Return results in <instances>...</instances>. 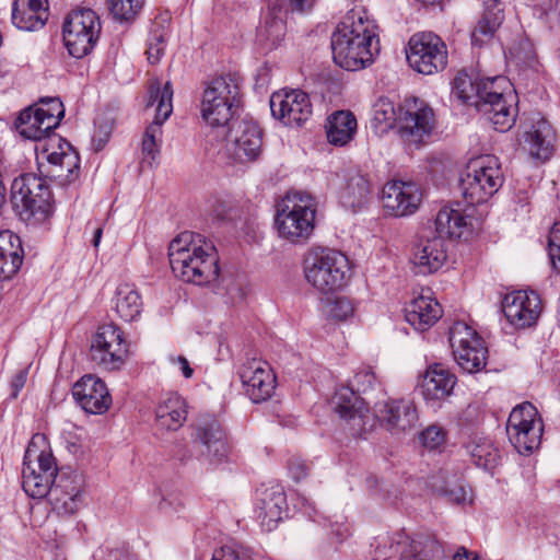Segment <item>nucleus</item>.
<instances>
[{"mask_svg":"<svg viewBox=\"0 0 560 560\" xmlns=\"http://www.w3.org/2000/svg\"><path fill=\"white\" fill-rule=\"evenodd\" d=\"M5 187L2 183V175L0 174V208L4 203Z\"/></svg>","mask_w":560,"mask_h":560,"instance_id":"338daca9","label":"nucleus"},{"mask_svg":"<svg viewBox=\"0 0 560 560\" xmlns=\"http://www.w3.org/2000/svg\"><path fill=\"white\" fill-rule=\"evenodd\" d=\"M288 504L283 488L279 485L258 489L257 517L267 532L275 529L287 514Z\"/></svg>","mask_w":560,"mask_h":560,"instance_id":"cd10ccee","label":"nucleus"},{"mask_svg":"<svg viewBox=\"0 0 560 560\" xmlns=\"http://www.w3.org/2000/svg\"><path fill=\"white\" fill-rule=\"evenodd\" d=\"M222 282L223 283L228 282L224 285V289H225L226 294L230 295L232 301H235L237 299H242L243 298L244 292L242 290L241 283L236 282L232 278H229V279L223 278Z\"/></svg>","mask_w":560,"mask_h":560,"instance_id":"680f3d73","label":"nucleus"},{"mask_svg":"<svg viewBox=\"0 0 560 560\" xmlns=\"http://www.w3.org/2000/svg\"><path fill=\"white\" fill-rule=\"evenodd\" d=\"M174 275L185 282L205 285L219 280L220 268L214 246L200 234L185 231L168 246Z\"/></svg>","mask_w":560,"mask_h":560,"instance_id":"f03ea898","label":"nucleus"},{"mask_svg":"<svg viewBox=\"0 0 560 560\" xmlns=\"http://www.w3.org/2000/svg\"><path fill=\"white\" fill-rule=\"evenodd\" d=\"M187 419V404L176 393H168L162 397L155 408V422L162 430L176 431L183 427Z\"/></svg>","mask_w":560,"mask_h":560,"instance_id":"2f4dec72","label":"nucleus"},{"mask_svg":"<svg viewBox=\"0 0 560 560\" xmlns=\"http://www.w3.org/2000/svg\"><path fill=\"white\" fill-rule=\"evenodd\" d=\"M242 106L238 78L226 74L214 78L205 89L201 116L211 127L225 128Z\"/></svg>","mask_w":560,"mask_h":560,"instance_id":"39448f33","label":"nucleus"},{"mask_svg":"<svg viewBox=\"0 0 560 560\" xmlns=\"http://www.w3.org/2000/svg\"><path fill=\"white\" fill-rule=\"evenodd\" d=\"M317 0H287L288 9L292 13H308L315 5Z\"/></svg>","mask_w":560,"mask_h":560,"instance_id":"052dcab7","label":"nucleus"},{"mask_svg":"<svg viewBox=\"0 0 560 560\" xmlns=\"http://www.w3.org/2000/svg\"><path fill=\"white\" fill-rule=\"evenodd\" d=\"M57 465L43 434H35L25 451L22 487L34 499L50 498Z\"/></svg>","mask_w":560,"mask_h":560,"instance_id":"20e7f679","label":"nucleus"},{"mask_svg":"<svg viewBox=\"0 0 560 560\" xmlns=\"http://www.w3.org/2000/svg\"><path fill=\"white\" fill-rule=\"evenodd\" d=\"M24 250L19 235L5 230L0 232V280L11 279L21 268Z\"/></svg>","mask_w":560,"mask_h":560,"instance_id":"72a5a7b5","label":"nucleus"},{"mask_svg":"<svg viewBox=\"0 0 560 560\" xmlns=\"http://www.w3.org/2000/svg\"><path fill=\"white\" fill-rule=\"evenodd\" d=\"M331 405L340 418L346 420H359L364 417L368 408L364 400L360 398L353 388L345 386L339 388L332 397Z\"/></svg>","mask_w":560,"mask_h":560,"instance_id":"79ce46f5","label":"nucleus"},{"mask_svg":"<svg viewBox=\"0 0 560 560\" xmlns=\"http://www.w3.org/2000/svg\"><path fill=\"white\" fill-rule=\"evenodd\" d=\"M72 396L85 412L92 415H102L112 405L105 383L92 374L84 375L73 385Z\"/></svg>","mask_w":560,"mask_h":560,"instance_id":"393cba45","label":"nucleus"},{"mask_svg":"<svg viewBox=\"0 0 560 560\" xmlns=\"http://www.w3.org/2000/svg\"><path fill=\"white\" fill-rule=\"evenodd\" d=\"M372 121L382 130H387L393 126L398 128V112L394 103L386 97H380L373 106Z\"/></svg>","mask_w":560,"mask_h":560,"instance_id":"49530a36","label":"nucleus"},{"mask_svg":"<svg viewBox=\"0 0 560 560\" xmlns=\"http://www.w3.org/2000/svg\"><path fill=\"white\" fill-rule=\"evenodd\" d=\"M434 127V112L423 100L409 97L399 106L397 132L407 145L424 143Z\"/></svg>","mask_w":560,"mask_h":560,"instance_id":"9b49d317","label":"nucleus"},{"mask_svg":"<svg viewBox=\"0 0 560 560\" xmlns=\"http://www.w3.org/2000/svg\"><path fill=\"white\" fill-rule=\"evenodd\" d=\"M115 308L119 317L125 322L135 320L142 310L140 294L128 283L119 284L116 290Z\"/></svg>","mask_w":560,"mask_h":560,"instance_id":"a18cd8bd","label":"nucleus"},{"mask_svg":"<svg viewBox=\"0 0 560 560\" xmlns=\"http://www.w3.org/2000/svg\"><path fill=\"white\" fill-rule=\"evenodd\" d=\"M421 191L412 182L392 180L382 189L384 209L394 217H406L416 212L421 201Z\"/></svg>","mask_w":560,"mask_h":560,"instance_id":"4be33fe9","label":"nucleus"},{"mask_svg":"<svg viewBox=\"0 0 560 560\" xmlns=\"http://www.w3.org/2000/svg\"><path fill=\"white\" fill-rule=\"evenodd\" d=\"M357 128V118L351 112L337 110L327 119V140L330 144L343 147L353 139Z\"/></svg>","mask_w":560,"mask_h":560,"instance_id":"58836bf2","label":"nucleus"},{"mask_svg":"<svg viewBox=\"0 0 560 560\" xmlns=\"http://www.w3.org/2000/svg\"><path fill=\"white\" fill-rule=\"evenodd\" d=\"M440 491L452 503L463 504L467 501V487L458 479L445 481V485L441 487Z\"/></svg>","mask_w":560,"mask_h":560,"instance_id":"3c124183","label":"nucleus"},{"mask_svg":"<svg viewBox=\"0 0 560 560\" xmlns=\"http://www.w3.org/2000/svg\"><path fill=\"white\" fill-rule=\"evenodd\" d=\"M171 363L173 365H176L178 366V369L180 370L182 374L186 377V378H190L194 374V369L190 366L188 360L183 357V355H178V357H171Z\"/></svg>","mask_w":560,"mask_h":560,"instance_id":"e2e57ef3","label":"nucleus"},{"mask_svg":"<svg viewBox=\"0 0 560 560\" xmlns=\"http://www.w3.org/2000/svg\"><path fill=\"white\" fill-rule=\"evenodd\" d=\"M542 432V420L533 404L526 401L513 408L508 419L506 434L520 454L528 455L538 448Z\"/></svg>","mask_w":560,"mask_h":560,"instance_id":"9d476101","label":"nucleus"},{"mask_svg":"<svg viewBox=\"0 0 560 560\" xmlns=\"http://www.w3.org/2000/svg\"><path fill=\"white\" fill-rule=\"evenodd\" d=\"M287 13L288 10L278 1L271 2L268 5L256 33V42L262 50L276 49L284 39L287 34Z\"/></svg>","mask_w":560,"mask_h":560,"instance_id":"bb28decb","label":"nucleus"},{"mask_svg":"<svg viewBox=\"0 0 560 560\" xmlns=\"http://www.w3.org/2000/svg\"><path fill=\"white\" fill-rule=\"evenodd\" d=\"M272 116L289 127H301L313 114L308 95L301 90L277 91L270 97Z\"/></svg>","mask_w":560,"mask_h":560,"instance_id":"a211bd4d","label":"nucleus"},{"mask_svg":"<svg viewBox=\"0 0 560 560\" xmlns=\"http://www.w3.org/2000/svg\"><path fill=\"white\" fill-rule=\"evenodd\" d=\"M289 470L292 478L296 481H300L307 476L308 466L304 460L300 458H293L289 463Z\"/></svg>","mask_w":560,"mask_h":560,"instance_id":"bf43d9fd","label":"nucleus"},{"mask_svg":"<svg viewBox=\"0 0 560 560\" xmlns=\"http://www.w3.org/2000/svg\"><path fill=\"white\" fill-rule=\"evenodd\" d=\"M548 247L552 266L560 272V222H556L550 229Z\"/></svg>","mask_w":560,"mask_h":560,"instance_id":"5fc2aeb1","label":"nucleus"},{"mask_svg":"<svg viewBox=\"0 0 560 560\" xmlns=\"http://www.w3.org/2000/svg\"><path fill=\"white\" fill-rule=\"evenodd\" d=\"M39 109V114L45 118L54 116L56 121V128L59 126L61 118L65 115V109L61 101L59 98H49L47 101H42V106L37 107Z\"/></svg>","mask_w":560,"mask_h":560,"instance_id":"13d9d810","label":"nucleus"},{"mask_svg":"<svg viewBox=\"0 0 560 560\" xmlns=\"http://www.w3.org/2000/svg\"><path fill=\"white\" fill-rule=\"evenodd\" d=\"M238 375L245 394L259 404L268 400L276 388V376L268 362L261 359H247L240 368Z\"/></svg>","mask_w":560,"mask_h":560,"instance_id":"6ab92c4d","label":"nucleus"},{"mask_svg":"<svg viewBox=\"0 0 560 560\" xmlns=\"http://www.w3.org/2000/svg\"><path fill=\"white\" fill-rule=\"evenodd\" d=\"M442 316L441 305L435 299L420 295L405 308L406 320L417 330L424 331Z\"/></svg>","mask_w":560,"mask_h":560,"instance_id":"f704fd0d","label":"nucleus"},{"mask_svg":"<svg viewBox=\"0 0 560 560\" xmlns=\"http://www.w3.org/2000/svg\"><path fill=\"white\" fill-rule=\"evenodd\" d=\"M469 226H471V220L462 210L443 207L436 214L435 232L433 233L443 236L445 240L447 237L459 238Z\"/></svg>","mask_w":560,"mask_h":560,"instance_id":"ea45409f","label":"nucleus"},{"mask_svg":"<svg viewBox=\"0 0 560 560\" xmlns=\"http://www.w3.org/2000/svg\"><path fill=\"white\" fill-rule=\"evenodd\" d=\"M196 439L202 444L201 454L209 460H222L229 446L221 423L213 417H207L197 424Z\"/></svg>","mask_w":560,"mask_h":560,"instance_id":"c756f323","label":"nucleus"},{"mask_svg":"<svg viewBox=\"0 0 560 560\" xmlns=\"http://www.w3.org/2000/svg\"><path fill=\"white\" fill-rule=\"evenodd\" d=\"M499 83L505 84L506 79L495 77L478 80L466 71H460L453 81L452 94L464 104L474 105L477 108L478 102L482 100L488 89Z\"/></svg>","mask_w":560,"mask_h":560,"instance_id":"7c9ffc66","label":"nucleus"},{"mask_svg":"<svg viewBox=\"0 0 560 560\" xmlns=\"http://www.w3.org/2000/svg\"><path fill=\"white\" fill-rule=\"evenodd\" d=\"M48 20V11L42 0H13L12 23L22 31H37Z\"/></svg>","mask_w":560,"mask_h":560,"instance_id":"473e14b6","label":"nucleus"},{"mask_svg":"<svg viewBox=\"0 0 560 560\" xmlns=\"http://www.w3.org/2000/svg\"><path fill=\"white\" fill-rule=\"evenodd\" d=\"M540 298L534 291H515L504 296L502 312L516 328L533 325L540 314Z\"/></svg>","mask_w":560,"mask_h":560,"instance_id":"5701e85b","label":"nucleus"},{"mask_svg":"<svg viewBox=\"0 0 560 560\" xmlns=\"http://www.w3.org/2000/svg\"><path fill=\"white\" fill-rule=\"evenodd\" d=\"M479 1L483 7V14L471 35L474 45H482L483 37H492L503 21V8L501 7L500 0Z\"/></svg>","mask_w":560,"mask_h":560,"instance_id":"a19ab883","label":"nucleus"},{"mask_svg":"<svg viewBox=\"0 0 560 560\" xmlns=\"http://www.w3.org/2000/svg\"><path fill=\"white\" fill-rule=\"evenodd\" d=\"M456 377L441 364L431 365L421 384L422 396L427 401H436L451 395Z\"/></svg>","mask_w":560,"mask_h":560,"instance_id":"e433bc0d","label":"nucleus"},{"mask_svg":"<svg viewBox=\"0 0 560 560\" xmlns=\"http://www.w3.org/2000/svg\"><path fill=\"white\" fill-rule=\"evenodd\" d=\"M316 208L308 195L287 196L277 208L276 226L280 237L293 243H305L315 228Z\"/></svg>","mask_w":560,"mask_h":560,"instance_id":"6e6552de","label":"nucleus"},{"mask_svg":"<svg viewBox=\"0 0 560 560\" xmlns=\"http://www.w3.org/2000/svg\"><path fill=\"white\" fill-rule=\"evenodd\" d=\"M10 202L15 214L27 224L43 223L54 212L52 196L46 179L31 173L14 178Z\"/></svg>","mask_w":560,"mask_h":560,"instance_id":"7ed1b4c3","label":"nucleus"},{"mask_svg":"<svg viewBox=\"0 0 560 560\" xmlns=\"http://www.w3.org/2000/svg\"><path fill=\"white\" fill-rule=\"evenodd\" d=\"M524 140L529 154L542 161L548 160L553 152L555 131L551 125L540 118L524 133Z\"/></svg>","mask_w":560,"mask_h":560,"instance_id":"4c0bfd02","label":"nucleus"},{"mask_svg":"<svg viewBox=\"0 0 560 560\" xmlns=\"http://www.w3.org/2000/svg\"><path fill=\"white\" fill-rule=\"evenodd\" d=\"M47 160L52 165L49 176L58 178L60 184H69L77 178L80 158L75 152H51Z\"/></svg>","mask_w":560,"mask_h":560,"instance_id":"37998d69","label":"nucleus"},{"mask_svg":"<svg viewBox=\"0 0 560 560\" xmlns=\"http://www.w3.org/2000/svg\"><path fill=\"white\" fill-rule=\"evenodd\" d=\"M515 98L516 96L512 92H499L495 84L490 86L482 100L478 102L477 109L493 125L495 130L504 132L515 122Z\"/></svg>","mask_w":560,"mask_h":560,"instance_id":"412c9836","label":"nucleus"},{"mask_svg":"<svg viewBox=\"0 0 560 560\" xmlns=\"http://www.w3.org/2000/svg\"><path fill=\"white\" fill-rule=\"evenodd\" d=\"M112 133V125L107 120H95V130L92 136V142L96 151H100L107 143Z\"/></svg>","mask_w":560,"mask_h":560,"instance_id":"4d7b16f0","label":"nucleus"},{"mask_svg":"<svg viewBox=\"0 0 560 560\" xmlns=\"http://www.w3.org/2000/svg\"><path fill=\"white\" fill-rule=\"evenodd\" d=\"M56 121L51 115L48 118L40 115L37 107H28L20 113L15 128L23 138L39 141L56 129Z\"/></svg>","mask_w":560,"mask_h":560,"instance_id":"c9c22d12","label":"nucleus"},{"mask_svg":"<svg viewBox=\"0 0 560 560\" xmlns=\"http://www.w3.org/2000/svg\"><path fill=\"white\" fill-rule=\"evenodd\" d=\"M450 343L454 359L467 373H477L487 364L488 349L482 338L464 322H456L450 329Z\"/></svg>","mask_w":560,"mask_h":560,"instance_id":"4468645a","label":"nucleus"},{"mask_svg":"<svg viewBox=\"0 0 560 560\" xmlns=\"http://www.w3.org/2000/svg\"><path fill=\"white\" fill-rule=\"evenodd\" d=\"M430 234L422 236L412 248L411 262L417 273H434L447 259V241L433 232Z\"/></svg>","mask_w":560,"mask_h":560,"instance_id":"b1692460","label":"nucleus"},{"mask_svg":"<svg viewBox=\"0 0 560 560\" xmlns=\"http://www.w3.org/2000/svg\"><path fill=\"white\" fill-rule=\"evenodd\" d=\"M440 553L441 548L434 540H415L405 533H397L390 539L388 555L384 560L396 557L398 560H438Z\"/></svg>","mask_w":560,"mask_h":560,"instance_id":"a878e982","label":"nucleus"},{"mask_svg":"<svg viewBox=\"0 0 560 560\" xmlns=\"http://www.w3.org/2000/svg\"><path fill=\"white\" fill-rule=\"evenodd\" d=\"M226 152L236 163L256 161L262 150V132L254 121L235 119L228 126Z\"/></svg>","mask_w":560,"mask_h":560,"instance_id":"2eb2a0df","label":"nucleus"},{"mask_svg":"<svg viewBox=\"0 0 560 560\" xmlns=\"http://www.w3.org/2000/svg\"><path fill=\"white\" fill-rule=\"evenodd\" d=\"M444 438V431L438 425H430L420 433V441L430 450H435L442 445Z\"/></svg>","mask_w":560,"mask_h":560,"instance_id":"6e6d98bb","label":"nucleus"},{"mask_svg":"<svg viewBox=\"0 0 560 560\" xmlns=\"http://www.w3.org/2000/svg\"><path fill=\"white\" fill-rule=\"evenodd\" d=\"M304 276L308 284L323 294L343 287L349 260L341 252L328 247L312 248L304 259Z\"/></svg>","mask_w":560,"mask_h":560,"instance_id":"0eeeda50","label":"nucleus"},{"mask_svg":"<svg viewBox=\"0 0 560 560\" xmlns=\"http://www.w3.org/2000/svg\"><path fill=\"white\" fill-rule=\"evenodd\" d=\"M504 182L499 159L482 155L468 162L459 179V190L465 201L470 205L487 202Z\"/></svg>","mask_w":560,"mask_h":560,"instance_id":"423d86ee","label":"nucleus"},{"mask_svg":"<svg viewBox=\"0 0 560 560\" xmlns=\"http://www.w3.org/2000/svg\"><path fill=\"white\" fill-rule=\"evenodd\" d=\"M211 560H254L248 551L237 545H225L215 549Z\"/></svg>","mask_w":560,"mask_h":560,"instance_id":"603ef678","label":"nucleus"},{"mask_svg":"<svg viewBox=\"0 0 560 560\" xmlns=\"http://www.w3.org/2000/svg\"><path fill=\"white\" fill-rule=\"evenodd\" d=\"M167 30L164 25L154 23L148 39L147 55L150 63H158L165 50Z\"/></svg>","mask_w":560,"mask_h":560,"instance_id":"09e8293b","label":"nucleus"},{"mask_svg":"<svg viewBox=\"0 0 560 560\" xmlns=\"http://www.w3.org/2000/svg\"><path fill=\"white\" fill-rule=\"evenodd\" d=\"M345 186L340 192L341 203L353 211L364 207L373 195L372 183L368 174L357 167H350L343 174Z\"/></svg>","mask_w":560,"mask_h":560,"instance_id":"c85d7f7f","label":"nucleus"},{"mask_svg":"<svg viewBox=\"0 0 560 560\" xmlns=\"http://www.w3.org/2000/svg\"><path fill=\"white\" fill-rule=\"evenodd\" d=\"M109 13L119 22H130L140 13L144 0H106Z\"/></svg>","mask_w":560,"mask_h":560,"instance_id":"de8ad7c7","label":"nucleus"},{"mask_svg":"<svg viewBox=\"0 0 560 560\" xmlns=\"http://www.w3.org/2000/svg\"><path fill=\"white\" fill-rule=\"evenodd\" d=\"M354 307L352 302L346 296H337L325 305L326 315L335 320H346L353 315Z\"/></svg>","mask_w":560,"mask_h":560,"instance_id":"8fccbe9b","label":"nucleus"},{"mask_svg":"<svg viewBox=\"0 0 560 560\" xmlns=\"http://www.w3.org/2000/svg\"><path fill=\"white\" fill-rule=\"evenodd\" d=\"M24 383H25V375L23 374H20L16 376V378L14 380L13 382V386L15 387V389H19L21 387L24 386Z\"/></svg>","mask_w":560,"mask_h":560,"instance_id":"69168bd1","label":"nucleus"},{"mask_svg":"<svg viewBox=\"0 0 560 560\" xmlns=\"http://www.w3.org/2000/svg\"><path fill=\"white\" fill-rule=\"evenodd\" d=\"M102 234H103V229L101 226H98L94 230V235H93V240H92V244L94 247H97L100 245Z\"/></svg>","mask_w":560,"mask_h":560,"instance_id":"0e129e2a","label":"nucleus"},{"mask_svg":"<svg viewBox=\"0 0 560 560\" xmlns=\"http://www.w3.org/2000/svg\"><path fill=\"white\" fill-rule=\"evenodd\" d=\"M377 383L375 373L370 368H364L357 372L352 380V387L357 388V392L366 393L373 389Z\"/></svg>","mask_w":560,"mask_h":560,"instance_id":"864d4df0","label":"nucleus"},{"mask_svg":"<svg viewBox=\"0 0 560 560\" xmlns=\"http://www.w3.org/2000/svg\"><path fill=\"white\" fill-rule=\"evenodd\" d=\"M423 5H435L442 3L443 0H418Z\"/></svg>","mask_w":560,"mask_h":560,"instance_id":"774afa93","label":"nucleus"},{"mask_svg":"<svg viewBox=\"0 0 560 560\" xmlns=\"http://www.w3.org/2000/svg\"><path fill=\"white\" fill-rule=\"evenodd\" d=\"M173 89L171 82H166L163 88L159 81L149 86V96L147 107L156 104V114L152 124L147 128L142 140V153L152 160L159 154L158 140L162 133L161 126L170 117L173 110L172 105Z\"/></svg>","mask_w":560,"mask_h":560,"instance_id":"dca6fc26","label":"nucleus"},{"mask_svg":"<svg viewBox=\"0 0 560 560\" xmlns=\"http://www.w3.org/2000/svg\"><path fill=\"white\" fill-rule=\"evenodd\" d=\"M84 479L71 468H57L51 485L49 502L58 514L72 515L83 504Z\"/></svg>","mask_w":560,"mask_h":560,"instance_id":"f3484780","label":"nucleus"},{"mask_svg":"<svg viewBox=\"0 0 560 560\" xmlns=\"http://www.w3.org/2000/svg\"><path fill=\"white\" fill-rule=\"evenodd\" d=\"M377 416L393 435L410 434L419 427L416 404L409 398L388 399L380 404Z\"/></svg>","mask_w":560,"mask_h":560,"instance_id":"aec40b11","label":"nucleus"},{"mask_svg":"<svg viewBox=\"0 0 560 560\" xmlns=\"http://www.w3.org/2000/svg\"><path fill=\"white\" fill-rule=\"evenodd\" d=\"M410 67L422 74H433L447 63V49L440 36L432 32L413 34L406 50Z\"/></svg>","mask_w":560,"mask_h":560,"instance_id":"f8f14e48","label":"nucleus"},{"mask_svg":"<svg viewBox=\"0 0 560 560\" xmlns=\"http://www.w3.org/2000/svg\"><path fill=\"white\" fill-rule=\"evenodd\" d=\"M101 21L91 9L71 11L63 23V42L68 52L74 58L89 55L100 37Z\"/></svg>","mask_w":560,"mask_h":560,"instance_id":"1a4fd4ad","label":"nucleus"},{"mask_svg":"<svg viewBox=\"0 0 560 560\" xmlns=\"http://www.w3.org/2000/svg\"><path fill=\"white\" fill-rule=\"evenodd\" d=\"M377 25L366 16L350 12L331 35L332 58L336 65L357 71L372 63L380 51Z\"/></svg>","mask_w":560,"mask_h":560,"instance_id":"f257e3e1","label":"nucleus"},{"mask_svg":"<svg viewBox=\"0 0 560 560\" xmlns=\"http://www.w3.org/2000/svg\"><path fill=\"white\" fill-rule=\"evenodd\" d=\"M128 357V342L121 329L115 324H105L93 335L90 358L106 371L119 370Z\"/></svg>","mask_w":560,"mask_h":560,"instance_id":"ddd939ff","label":"nucleus"},{"mask_svg":"<svg viewBox=\"0 0 560 560\" xmlns=\"http://www.w3.org/2000/svg\"><path fill=\"white\" fill-rule=\"evenodd\" d=\"M466 451L477 467L492 470L499 465L500 452L490 439H474L467 443Z\"/></svg>","mask_w":560,"mask_h":560,"instance_id":"c03bdc74","label":"nucleus"}]
</instances>
